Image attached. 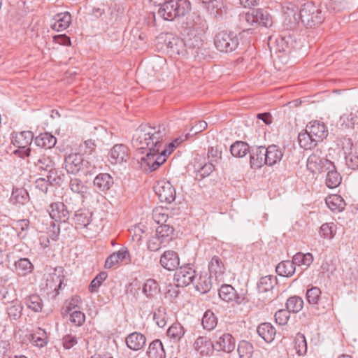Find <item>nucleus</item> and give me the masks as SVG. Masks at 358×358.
<instances>
[{"label": "nucleus", "instance_id": "8", "mask_svg": "<svg viewBox=\"0 0 358 358\" xmlns=\"http://www.w3.org/2000/svg\"><path fill=\"white\" fill-rule=\"evenodd\" d=\"M34 139V134L30 131H24L12 134L11 143L17 148L13 154L20 157H29L31 154V145Z\"/></svg>", "mask_w": 358, "mask_h": 358}, {"label": "nucleus", "instance_id": "63", "mask_svg": "<svg viewBox=\"0 0 358 358\" xmlns=\"http://www.w3.org/2000/svg\"><path fill=\"white\" fill-rule=\"evenodd\" d=\"M96 147V145L95 144L94 141L91 139L85 141L83 143L80 145V149L85 152V154L89 155L94 153Z\"/></svg>", "mask_w": 358, "mask_h": 358}, {"label": "nucleus", "instance_id": "47", "mask_svg": "<svg viewBox=\"0 0 358 358\" xmlns=\"http://www.w3.org/2000/svg\"><path fill=\"white\" fill-rule=\"evenodd\" d=\"M35 166L41 171H49L55 166V162L49 156L43 155L34 162Z\"/></svg>", "mask_w": 358, "mask_h": 358}, {"label": "nucleus", "instance_id": "64", "mask_svg": "<svg viewBox=\"0 0 358 358\" xmlns=\"http://www.w3.org/2000/svg\"><path fill=\"white\" fill-rule=\"evenodd\" d=\"M207 347L208 349H213L214 345L206 337L200 336L194 342V348H202V346Z\"/></svg>", "mask_w": 358, "mask_h": 358}, {"label": "nucleus", "instance_id": "5", "mask_svg": "<svg viewBox=\"0 0 358 358\" xmlns=\"http://www.w3.org/2000/svg\"><path fill=\"white\" fill-rule=\"evenodd\" d=\"M299 18L304 27L313 28L321 24L324 19V13L313 2L303 3L299 10Z\"/></svg>", "mask_w": 358, "mask_h": 358}, {"label": "nucleus", "instance_id": "14", "mask_svg": "<svg viewBox=\"0 0 358 358\" xmlns=\"http://www.w3.org/2000/svg\"><path fill=\"white\" fill-rule=\"evenodd\" d=\"M50 217L55 222L65 223L70 217V212L66 206L60 201L52 202L48 210Z\"/></svg>", "mask_w": 358, "mask_h": 358}, {"label": "nucleus", "instance_id": "53", "mask_svg": "<svg viewBox=\"0 0 358 358\" xmlns=\"http://www.w3.org/2000/svg\"><path fill=\"white\" fill-rule=\"evenodd\" d=\"M215 169V166L212 163H206L201 166L196 173L195 178L201 180L208 176Z\"/></svg>", "mask_w": 358, "mask_h": 358}, {"label": "nucleus", "instance_id": "28", "mask_svg": "<svg viewBox=\"0 0 358 358\" xmlns=\"http://www.w3.org/2000/svg\"><path fill=\"white\" fill-rule=\"evenodd\" d=\"M217 350H222L226 352H230L235 348V341L229 334H224L219 337L215 343Z\"/></svg>", "mask_w": 358, "mask_h": 358}, {"label": "nucleus", "instance_id": "41", "mask_svg": "<svg viewBox=\"0 0 358 358\" xmlns=\"http://www.w3.org/2000/svg\"><path fill=\"white\" fill-rule=\"evenodd\" d=\"M28 340L34 345L42 348L47 343V335L45 330L38 328L34 333L29 335Z\"/></svg>", "mask_w": 358, "mask_h": 358}, {"label": "nucleus", "instance_id": "21", "mask_svg": "<svg viewBox=\"0 0 358 358\" xmlns=\"http://www.w3.org/2000/svg\"><path fill=\"white\" fill-rule=\"evenodd\" d=\"M226 268L222 258L219 256H213L208 263L209 275L215 280H221L225 272Z\"/></svg>", "mask_w": 358, "mask_h": 358}, {"label": "nucleus", "instance_id": "59", "mask_svg": "<svg viewBox=\"0 0 358 358\" xmlns=\"http://www.w3.org/2000/svg\"><path fill=\"white\" fill-rule=\"evenodd\" d=\"M321 291L317 287H312L306 292V298L308 301L312 304H316L320 297Z\"/></svg>", "mask_w": 358, "mask_h": 358}, {"label": "nucleus", "instance_id": "25", "mask_svg": "<svg viewBox=\"0 0 358 358\" xmlns=\"http://www.w3.org/2000/svg\"><path fill=\"white\" fill-rule=\"evenodd\" d=\"M283 156L282 150L276 145H271L265 147V157L266 165L272 166L279 162Z\"/></svg>", "mask_w": 358, "mask_h": 358}, {"label": "nucleus", "instance_id": "46", "mask_svg": "<svg viewBox=\"0 0 358 358\" xmlns=\"http://www.w3.org/2000/svg\"><path fill=\"white\" fill-rule=\"evenodd\" d=\"M26 305L29 310L35 313L41 312L43 308L42 299L36 294L31 295L27 299Z\"/></svg>", "mask_w": 358, "mask_h": 358}, {"label": "nucleus", "instance_id": "58", "mask_svg": "<svg viewBox=\"0 0 358 358\" xmlns=\"http://www.w3.org/2000/svg\"><path fill=\"white\" fill-rule=\"evenodd\" d=\"M217 324V318L215 315H203L202 317V325L205 329L212 330Z\"/></svg>", "mask_w": 358, "mask_h": 358}, {"label": "nucleus", "instance_id": "9", "mask_svg": "<svg viewBox=\"0 0 358 358\" xmlns=\"http://www.w3.org/2000/svg\"><path fill=\"white\" fill-rule=\"evenodd\" d=\"M65 280L64 269L62 266H57L52 272L48 273L45 280V287L43 289L48 294L55 298L59 294Z\"/></svg>", "mask_w": 358, "mask_h": 358}, {"label": "nucleus", "instance_id": "36", "mask_svg": "<svg viewBox=\"0 0 358 358\" xmlns=\"http://www.w3.org/2000/svg\"><path fill=\"white\" fill-rule=\"evenodd\" d=\"M295 264L293 260L282 261L275 266V271L278 275L282 277H290L295 272Z\"/></svg>", "mask_w": 358, "mask_h": 358}, {"label": "nucleus", "instance_id": "4", "mask_svg": "<svg viewBox=\"0 0 358 358\" xmlns=\"http://www.w3.org/2000/svg\"><path fill=\"white\" fill-rule=\"evenodd\" d=\"M191 10L189 0H169L162 4L157 14L164 20L172 21L176 17L185 16Z\"/></svg>", "mask_w": 358, "mask_h": 358}, {"label": "nucleus", "instance_id": "44", "mask_svg": "<svg viewBox=\"0 0 358 358\" xmlns=\"http://www.w3.org/2000/svg\"><path fill=\"white\" fill-rule=\"evenodd\" d=\"M303 306L302 298L297 296L289 297L286 303V308L289 313H298L302 309Z\"/></svg>", "mask_w": 358, "mask_h": 358}, {"label": "nucleus", "instance_id": "10", "mask_svg": "<svg viewBox=\"0 0 358 358\" xmlns=\"http://www.w3.org/2000/svg\"><path fill=\"white\" fill-rule=\"evenodd\" d=\"M322 151L317 149L307 159V169L313 174H320L331 167L332 162L321 156Z\"/></svg>", "mask_w": 358, "mask_h": 358}, {"label": "nucleus", "instance_id": "35", "mask_svg": "<svg viewBox=\"0 0 358 358\" xmlns=\"http://www.w3.org/2000/svg\"><path fill=\"white\" fill-rule=\"evenodd\" d=\"M257 331L266 343L272 342L275 336V329L270 323L267 322L259 324Z\"/></svg>", "mask_w": 358, "mask_h": 358}, {"label": "nucleus", "instance_id": "52", "mask_svg": "<svg viewBox=\"0 0 358 358\" xmlns=\"http://www.w3.org/2000/svg\"><path fill=\"white\" fill-rule=\"evenodd\" d=\"M108 273L105 271L100 272L90 282L89 291L91 293L96 292L102 282L107 278Z\"/></svg>", "mask_w": 358, "mask_h": 358}, {"label": "nucleus", "instance_id": "61", "mask_svg": "<svg viewBox=\"0 0 358 358\" xmlns=\"http://www.w3.org/2000/svg\"><path fill=\"white\" fill-rule=\"evenodd\" d=\"M296 349L299 355H303L307 350V343L305 336L302 334H298L296 337Z\"/></svg>", "mask_w": 358, "mask_h": 358}, {"label": "nucleus", "instance_id": "29", "mask_svg": "<svg viewBox=\"0 0 358 358\" xmlns=\"http://www.w3.org/2000/svg\"><path fill=\"white\" fill-rule=\"evenodd\" d=\"M335 143L339 154L343 156L357 147V145H354L352 139L348 136L337 137Z\"/></svg>", "mask_w": 358, "mask_h": 358}, {"label": "nucleus", "instance_id": "49", "mask_svg": "<svg viewBox=\"0 0 358 358\" xmlns=\"http://www.w3.org/2000/svg\"><path fill=\"white\" fill-rule=\"evenodd\" d=\"M69 187L71 190L76 194H79L83 196V194L86 192L87 187L83 183V182L78 178H71L69 181Z\"/></svg>", "mask_w": 358, "mask_h": 358}, {"label": "nucleus", "instance_id": "50", "mask_svg": "<svg viewBox=\"0 0 358 358\" xmlns=\"http://www.w3.org/2000/svg\"><path fill=\"white\" fill-rule=\"evenodd\" d=\"M292 260L295 264L304 265L308 267L313 262V256L309 252L306 254L298 252L293 257Z\"/></svg>", "mask_w": 358, "mask_h": 358}, {"label": "nucleus", "instance_id": "43", "mask_svg": "<svg viewBox=\"0 0 358 358\" xmlns=\"http://www.w3.org/2000/svg\"><path fill=\"white\" fill-rule=\"evenodd\" d=\"M326 203L331 210L342 211L345 206L344 199L339 195L333 194L326 199Z\"/></svg>", "mask_w": 358, "mask_h": 358}, {"label": "nucleus", "instance_id": "24", "mask_svg": "<svg viewBox=\"0 0 358 358\" xmlns=\"http://www.w3.org/2000/svg\"><path fill=\"white\" fill-rule=\"evenodd\" d=\"M71 22V15L69 12L59 13L54 15L50 27L56 31H62L67 29Z\"/></svg>", "mask_w": 358, "mask_h": 358}, {"label": "nucleus", "instance_id": "17", "mask_svg": "<svg viewBox=\"0 0 358 358\" xmlns=\"http://www.w3.org/2000/svg\"><path fill=\"white\" fill-rule=\"evenodd\" d=\"M129 158V148L125 145L116 144L111 148L109 162L112 164H121Z\"/></svg>", "mask_w": 358, "mask_h": 358}, {"label": "nucleus", "instance_id": "1", "mask_svg": "<svg viewBox=\"0 0 358 358\" xmlns=\"http://www.w3.org/2000/svg\"><path fill=\"white\" fill-rule=\"evenodd\" d=\"M166 134L165 127L159 125L157 128L148 125L139 126L133 136L132 144L145 156L141 158V166L150 172L157 169L163 160L158 157L162 149L163 138Z\"/></svg>", "mask_w": 358, "mask_h": 358}, {"label": "nucleus", "instance_id": "40", "mask_svg": "<svg viewBox=\"0 0 358 358\" xmlns=\"http://www.w3.org/2000/svg\"><path fill=\"white\" fill-rule=\"evenodd\" d=\"M211 277L206 273L201 274L199 278L194 282L195 289L201 294H206L211 289Z\"/></svg>", "mask_w": 358, "mask_h": 358}, {"label": "nucleus", "instance_id": "15", "mask_svg": "<svg viewBox=\"0 0 358 358\" xmlns=\"http://www.w3.org/2000/svg\"><path fill=\"white\" fill-rule=\"evenodd\" d=\"M187 28L188 32L201 36L208 29V24L203 17L194 13L187 17Z\"/></svg>", "mask_w": 358, "mask_h": 358}, {"label": "nucleus", "instance_id": "62", "mask_svg": "<svg viewBox=\"0 0 358 358\" xmlns=\"http://www.w3.org/2000/svg\"><path fill=\"white\" fill-rule=\"evenodd\" d=\"M207 127V123L203 120H199L196 122L194 125H193L190 129V132L185 136V139H187L189 136L195 135L199 134L203 130H205Z\"/></svg>", "mask_w": 358, "mask_h": 358}, {"label": "nucleus", "instance_id": "33", "mask_svg": "<svg viewBox=\"0 0 358 358\" xmlns=\"http://www.w3.org/2000/svg\"><path fill=\"white\" fill-rule=\"evenodd\" d=\"M14 266L17 274L20 276H25L34 270V265L28 258L19 259L15 262Z\"/></svg>", "mask_w": 358, "mask_h": 358}, {"label": "nucleus", "instance_id": "6", "mask_svg": "<svg viewBox=\"0 0 358 358\" xmlns=\"http://www.w3.org/2000/svg\"><path fill=\"white\" fill-rule=\"evenodd\" d=\"M219 296L226 302H232V306L238 310L250 309V303L244 294H239L235 289L228 284L222 285L218 290Z\"/></svg>", "mask_w": 358, "mask_h": 358}, {"label": "nucleus", "instance_id": "30", "mask_svg": "<svg viewBox=\"0 0 358 358\" xmlns=\"http://www.w3.org/2000/svg\"><path fill=\"white\" fill-rule=\"evenodd\" d=\"M10 202L14 205L23 206L29 200V194L24 188H13L10 196Z\"/></svg>", "mask_w": 358, "mask_h": 358}, {"label": "nucleus", "instance_id": "22", "mask_svg": "<svg viewBox=\"0 0 358 358\" xmlns=\"http://www.w3.org/2000/svg\"><path fill=\"white\" fill-rule=\"evenodd\" d=\"M180 264L179 257L177 252L173 250L165 251L161 256V266L168 270L173 271L178 269Z\"/></svg>", "mask_w": 358, "mask_h": 358}, {"label": "nucleus", "instance_id": "57", "mask_svg": "<svg viewBox=\"0 0 358 358\" xmlns=\"http://www.w3.org/2000/svg\"><path fill=\"white\" fill-rule=\"evenodd\" d=\"M247 301L250 303V309L247 310H241V312H259L261 310H264V308L266 305V303L260 298H258L256 301H250L247 298Z\"/></svg>", "mask_w": 358, "mask_h": 358}, {"label": "nucleus", "instance_id": "56", "mask_svg": "<svg viewBox=\"0 0 358 358\" xmlns=\"http://www.w3.org/2000/svg\"><path fill=\"white\" fill-rule=\"evenodd\" d=\"M336 230L334 223H324L320 227V234L324 238H332Z\"/></svg>", "mask_w": 358, "mask_h": 358}, {"label": "nucleus", "instance_id": "16", "mask_svg": "<svg viewBox=\"0 0 358 358\" xmlns=\"http://www.w3.org/2000/svg\"><path fill=\"white\" fill-rule=\"evenodd\" d=\"M84 158L80 153H70L64 158L65 169L68 173L76 175L80 172Z\"/></svg>", "mask_w": 358, "mask_h": 358}, {"label": "nucleus", "instance_id": "54", "mask_svg": "<svg viewBox=\"0 0 358 358\" xmlns=\"http://www.w3.org/2000/svg\"><path fill=\"white\" fill-rule=\"evenodd\" d=\"M98 171L99 167L93 162L84 159L80 173L85 176H93L96 174Z\"/></svg>", "mask_w": 358, "mask_h": 358}, {"label": "nucleus", "instance_id": "27", "mask_svg": "<svg viewBox=\"0 0 358 358\" xmlns=\"http://www.w3.org/2000/svg\"><path fill=\"white\" fill-rule=\"evenodd\" d=\"M92 214L87 209H80L75 212L73 220L76 225L80 229L88 226L92 221Z\"/></svg>", "mask_w": 358, "mask_h": 358}, {"label": "nucleus", "instance_id": "38", "mask_svg": "<svg viewBox=\"0 0 358 358\" xmlns=\"http://www.w3.org/2000/svg\"><path fill=\"white\" fill-rule=\"evenodd\" d=\"M147 355L149 358H165L166 353L162 342L158 339L153 341L149 345Z\"/></svg>", "mask_w": 358, "mask_h": 358}, {"label": "nucleus", "instance_id": "55", "mask_svg": "<svg viewBox=\"0 0 358 358\" xmlns=\"http://www.w3.org/2000/svg\"><path fill=\"white\" fill-rule=\"evenodd\" d=\"M166 240H163L157 234L152 236L147 242L148 249L150 251H158Z\"/></svg>", "mask_w": 358, "mask_h": 358}, {"label": "nucleus", "instance_id": "32", "mask_svg": "<svg viewBox=\"0 0 358 358\" xmlns=\"http://www.w3.org/2000/svg\"><path fill=\"white\" fill-rule=\"evenodd\" d=\"M34 143L38 147L50 149L56 145L57 138L50 133H43L35 138Z\"/></svg>", "mask_w": 358, "mask_h": 358}, {"label": "nucleus", "instance_id": "31", "mask_svg": "<svg viewBox=\"0 0 358 358\" xmlns=\"http://www.w3.org/2000/svg\"><path fill=\"white\" fill-rule=\"evenodd\" d=\"M327 176H326V185L329 188H335L338 187L341 182V176L336 171V166L334 163L331 164V167L330 166L327 171Z\"/></svg>", "mask_w": 358, "mask_h": 358}, {"label": "nucleus", "instance_id": "23", "mask_svg": "<svg viewBox=\"0 0 358 358\" xmlns=\"http://www.w3.org/2000/svg\"><path fill=\"white\" fill-rule=\"evenodd\" d=\"M188 37L185 40L187 55L197 57L202 46L201 36L194 33H187Z\"/></svg>", "mask_w": 358, "mask_h": 358}, {"label": "nucleus", "instance_id": "51", "mask_svg": "<svg viewBox=\"0 0 358 358\" xmlns=\"http://www.w3.org/2000/svg\"><path fill=\"white\" fill-rule=\"evenodd\" d=\"M173 232L174 229L173 227L164 224L159 226L156 231V234L163 240H166V241L172 239Z\"/></svg>", "mask_w": 358, "mask_h": 358}, {"label": "nucleus", "instance_id": "42", "mask_svg": "<svg viewBox=\"0 0 358 358\" xmlns=\"http://www.w3.org/2000/svg\"><path fill=\"white\" fill-rule=\"evenodd\" d=\"M299 143L300 146L305 150H310L315 148L317 143L315 138L310 136L307 129L299 134Z\"/></svg>", "mask_w": 358, "mask_h": 358}, {"label": "nucleus", "instance_id": "48", "mask_svg": "<svg viewBox=\"0 0 358 358\" xmlns=\"http://www.w3.org/2000/svg\"><path fill=\"white\" fill-rule=\"evenodd\" d=\"M253 352V346L249 342L242 341L239 343L238 352L240 358H251Z\"/></svg>", "mask_w": 358, "mask_h": 358}, {"label": "nucleus", "instance_id": "60", "mask_svg": "<svg viewBox=\"0 0 358 358\" xmlns=\"http://www.w3.org/2000/svg\"><path fill=\"white\" fill-rule=\"evenodd\" d=\"M16 226L20 229L17 232L18 237L21 239L26 238L29 227V220L27 219L20 220L17 222Z\"/></svg>", "mask_w": 358, "mask_h": 358}, {"label": "nucleus", "instance_id": "34", "mask_svg": "<svg viewBox=\"0 0 358 358\" xmlns=\"http://www.w3.org/2000/svg\"><path fill=\"white\" fill-rule=\"evenodd\" d=\"M277 283V278L273 275H266L262 277L257 282V290L259 294H264L271 292Z\"/></svg>", "mask_w": 358, "mask_h": 358}, {"label": "nucleus", "instance_id": "11", "mask_svg": "<svg viewBox=\"0 0 358 358\" xmlns=\"http://www.w3.org/2000/svg\"><path fill=\"white\" fill-rule=\"evenodd\" d=\"M165 42L167 52L171 56L180 55L185 57L187 55V49L185 48L184 39L166 34Z\"/></svg>", "mask_w": 358, "mask_h": 358}, {"label": "nucleus", "instance_id": "19", "mask_svg": "<svg viewBox=\"0 0 358 358\" xmlns=\"http://www.w3.org/2000/svg\"><path fill=\"white\" fill-rule=\"evenodd\" d=\"M249 154L250 167L252 169H260L264 165H266L264 146L252 148Z\"/></svg>", "mask_w": 358, "mask_h": 358}, {"label": "nucleus", "instance_id": "18", "mask_svg": "<svg viewBox=\"0 0 358 358\" xmlns=\"http://www.w3.org/2000/svg\"><path fill=\"white\" fill-rule=\"evenodd\" d=\"M93 185L97 192L106 193L113 187L114 179L109 173H99L94 178Z\"/></svg>", "mask_w": 358, "mask_h": 358}, {"label": "nucleus", "instance_id": "2", "mask_svg": "<svg viewBox=\"0 0 358 358\" xmlns=\"http://www.w3.org/2000/svg\"><path fill=\"white\" fill-rule=\"evenodd\" d=\"M142 293L145 297L139 302L141 310L148 313H166L162 301L160 287L156 280H146L143 285Z\"/></svg>", "mask_w": 358, "mask_h": 358}, {"label": "nucleus", "instance_id": "26", "mask_svg": "<svg viewBox=\"0 0 358 358\" xmlns=\"http://www.w3.org/2000/svg\"><path fill=\"white\" fill-rule=\"evenodd\" d=\"M126 344L127 347L134 351L141 350L146 342L145 336L138 332H133L126 338Z\"/></svg>", "mask_w": 358, "mask_h": 358}, {"label": "nucleus", "instance_id": "20", "mask_svg": "<svg viewBox=\"0 0 358 358\" xmlns=\"http://www.w3.org/2000/svg\"><path fill=\"white\" fill-rule=\"evenodd\" d=\"M306 129L317 143L322 141L328 136V130L325 124L317 120L309 122Z\"/></svg>", "mask_w": 358, "mask_h": 358}, {"label": "nucleus", "instance_id": "45", "mask_svg": "<svg viewBox=\"0 0 358 358\" xmlns=\"http://www.w3.org/2000/svg\"><path fill=\"white\" fill-rule=\"evenodd\" d=\"M346 166L352 170L358 169V146L347 152L344 156Z\"/></svg>", "mask_w": 358, "mask_h": 358}, {"label": "nucleus", "instance_id": "7", "mask_svg": "<svg viewBox=\"0 0 358 358\" xmlns=\"http://www.w3.org/2000/svg\"><path fill=\"white\" fill-rule=\"evenodd\" d=\"M240 43V39L234 32L220 31L214 38V44L217 50L222 52L235 51Z\"/></svg>", "mask_w": 358, "mask_h": 358}, {"label": "nucleus", "instance_id": "3", "mask_svg": "<svg viewBox=\"0 0 358 358\" xmlns=\"http://www.w3.org/2000/svg\"><path fill=\"white\" fill-rule=\"evenodd\" d=\"M240 26L243 29H250L258 26L269 27L272 25V17L268 10L263 8L252 9L239 15Z\"/></svg>", "mask_w": 358, "mask_h": 358}, {"label": "nucleus", "instance_id": "12", "mask_svg": "<svg viewBox=\"0 0 358 358\" xmlns=\"http://www.w3.org/2000/svg\"><path fill=\"white\" fill-rule=\"evenodd\" d=\"M196 277L195 270L189 265L178 268L174 274V280L178 287H187L193 283Z\"/></svg>", "mask_w": 358, "mask_h": 358}, {"label": "nucleus", "instance_id": "37", "mask_svg": "<svg viewBox=\"0 0 358 358\" xmlns=\"http://www.w3.org/2000/svg\"><path fill=\"white\" fill-rule=\"evenodd\" d=\"M81 305L82 300L80 297L75 295L65 301L63 308L65 313H83Z\"/></svg>", "mask_w": 358, "mask_h": 358}, {"label": "nucleus", "instance_id": "39", "mask_svg": "<svg viewBox=\"0 0 358 358\" xmlns=\"http://www.w3.org/2000/svg\"><path fill=\"white\" fill-rule=\"evenodd\" d=\"M249 145L244 141H237L230 147V152L234 157L241 158L250 152Z\"/></svg>", "mask_w": 358, "mask_h": 358}, {"label": "nucleus", "instance_id": "13", "mask_svg": "<svg viewBox=\"0 0 358 358\" xmlns=\"http://www.w3.org/2000/svg\"><path fill=\"white\" fill-rule=\"evenodd\" d=\"M155 192L162 202L171 203L176 199V189L168 180L157 182L154 187Z\"/></svg>", "mask_w": 358, "mask_h": 358}]
</instances>
